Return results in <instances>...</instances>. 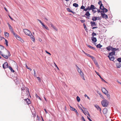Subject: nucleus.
Wrapping results in <instances>:
<instances>
[{
	"label": "nucleus",
	"instance_id": "f257e3e1",
	"mask_svg": "<svg viewBox=\"0 0 121 121\" xmlns=\"http://www.w3.org/2000/svg\"><path fill=\"white\" fill-rule=\"evenodd\" d=\"M4 52L5 53L4 54V56H2L5 58L7 59L8 58V56H10V52L6 49H5Z\"/></svg>",
	"mask_w": 121,
	"mask_h": 121
},
{
	"label": "nucleus",
	"instance_id": "f03ea898",
	"mask_svg": "<svg viewBox=\"0 0 121 121\" xmlns=\"http://www.w3.org/2000/svg\"><path fill=\"white\" fill-rule=\"evenodd\" d=\"M108 102L107 100L104 99L101 101V104L103 106L106 107L108 106Z\"/></svg>",
	"mask_w": 121,
	"mask_h": 121
},
{
	"label": "nucleus",
	"instance_id": "7ed1b4c3",
	"mask_svg": "<svg viewBox=\"0 0 121 121\" xmlns=\"http://www.w3.org/2000/svg\"><path fill=\"white\" fill-rule=\"evenodd\" d=\"M23 30L25 34L28 36H30V34L31 33L30 31L27 29H24Z\"/></svg>",
	"mask_w": 121,
	"mask_h": 121
},
{
	"label": "nucleus",
	"instance_id": "20e7f679",
	"mask_svg": "<svg viewBox=\"0 0 121 121\" xmlns=\"http://www.w3.org/2000/svg\"><path fill=\"white\" fill-rule=\"evenodd\" d=\"M91 59H92L95 65L97 66H98L99 65L98 64V63L97 61L96 60L95 58L94 57L91 56Z\"/></svg>",
	"mask_w": 121,
	"mask_h": 121
},
{
	"label": "nucleus",
	"instance_id": "39448f33",
	"mask_svg": "<svg viewBox=\"0 0 121 121\" xmlns=\"http://www.w3.org/2000/svg\"><path fill=\"white\" fill-rule=\"evenodd\" d=\"M95 107L96 108L97 110L99 111L100 112H101V108L97 104H95Z\"/></svg>",
	"mask_w": 121,
	"mask_h": 121
},
{
	"label": "nucleus",
	"instance_id": "423d86ee",
	"mask_svg": "<svg viewBox=\"0 0 121 121\" xmlns=\"http://www.w3.org/2000/svg\"><path fill=\"white\" fill-rule=\"evenodd\" d=\"M102 91L105 94L108 92V91L104 87L102 88Z\"/></svg>",
	"mask_w": 121,
	"mask_h": 121
},
{
	"label": "nucleus",
	"instance_id": "0eeeda50",
	"mask_svg": "<svg viewBox=\"0 0 121 121\" xmlns=\"http://www.w3.org/2000/svg\"><path fill=\"white\" fill-rule=\"evenodd\" d=\"M8 64L7 62H5L3 64V67L5 69L6 68H8Z\"/></svg>",
	"mask_w": 121,
	"mask_h": 121
},
{
	"label": "nucleus",
	"instance_id": "6e6552de",
	"mask_svg": "<svg viewBox=\"0 0 121 121\" xmlns=\"http://www.w3.org/2000/svg\"><path fill=\"white\" fill-rule=\"evenodd\" d=\"M29 36L30 37L31 39L33 41H35V39L34 36L31 33L30 34Z\"/></svg>",
	"mask_w": 121,
	"mask_h": 121
},
{
	"label": "nucleus",
	"instance_id": "1a4fd4ad",
	"mask_svg": "<svg viewBox=\"0 0 121 121\" xmlns=\"http://www.w3.org/2000/svg\"><path fill=\"white\" fill-rule=\"evenodd\" d=\"M85 15L87 16V17H86V18H87L89 19V17L90 16V15L89 13V11H87Z\"/></svg>",
	"mask_w": 121,
	"mask_h": 121
},
{
	"label": "nucleus",
	"instance_id": "9d476101",
	"mask_svg": "<svg viewBox=\"0 0 121 121\" xmlns=\"http://www.w3.org/2000/svg\"><path fill=\"white\" fill-rule=\"evenodd\" d=\"M91 39L92 41L94 43L96 42L97 41L96 38L93 37H91Z\"/></svg>",
	"mask_w": 121,
	"mask_h": 121
},
{
	"label": "nucleus",
	"instance_id": "9b49d317",
	"mask_svg": "<svg viewBox=\"0 0 121 121\" xmlns=\"http://www.w3.org/2000/svg\"><path fill=\"white\" fill-rule=\"evenodd\" d=\"M81 77L83 80H85V79L84 77V74L82 72L80 73Z\"/></svg>",
	"mask_w": 121,
	"mask_h": 121
},
{
	"label": "nucleus",
	"instance_id": "f8f14e48",
	"mask_svg": "<svg viewBox=\"0 0 121 121\" xmlns=\"http://www.w3.org/2000/svg\"><path fill=\"white\" fill-rule=\"evenodd\" d=\"M115 51H112V52H110L109 53V56H111L115 55Z\"/></svg>",
	"mask_w": 121,
	"mask_h": 121
},
{
	"label": "nucleus",
	"instance_id": "ddd939ff",
	"mask_svg": "<svg viewBox=\"0 0 121 121\" xmlns=\"http://www.w3.org/2000/svg\"><path fill=\"white\" fill-rule=\"evenodd\" d=\"M116 65L117 67V68H120L121 67V64L120 63H116Z\"/></svg>",
	"mask_w": 121,
	"mask_h": 121
},
{
	"label": "nucleus",
	"instance_id": "4468645a",
	"mask_svg": "<svg viewBox=\"0 0 121 121\" xmlns=\"http://www.w3.org/2000/svg\"><path fill=\"white\" fill-rule=\"evenodd\" d=\"M112 47L110 46L106 48V49L108 51H110L111 50H112Z\"/></svg>",
	"mask_w": 121,
	"mask_h": 121
},
{
	"label": "nucleus",
	"instance_id": "2eb2a0df",
	"mask_svg": "<svg viewBox=\"0 0 121 121\" xmlns=\"http://www.w3.org/2000/svg\"><path fill=\"white\" fill-rule=\"evenodd\" d=\"M76 66L77 67L76 69H77L78 72L79 73H80L82 72L81 71V70L79 68V67L77 65H76Z\"/></svg>",
	"mask_w": 121,
	"mask_h": 121
},
{
	"label": "nucleus",
	"instance_id": "dca6fc26",
	"mask_svg": "<svg viewBox=\"0 0 121 121\" xmlns=\"http://www.w3.org/2000/svg\"><path fill=\"white\" fill-rule=\"evenodd\" d=\"M97 24L95 23V22H91V26L92 27L97 26Z\"/></svg>",
	"mask_w": 121,
	"mask_h": 121
},
{
	"label": "nucleus",
	"instance_id": "f3484780",
	"mask_svg": "<svg viewBox=\"0 0 121 121\" xmlns=\"http://www.w3.org/2000/svg\"><path fill=\"white\" fill-rule=\"evenodd\" d=\"M102 10L103 11L104 13V12L105 13H106L108 11V9L106 8H105L104 6H103V8Z\"/></svg>",
	"mask_w": 121,
	"mask_h": 121
},
{
	"label": "nucleus",
	"instance_id": "a211bd4d",
	"mask_svg": "<svg viewBox=\"0 0 121 121\" xmlns=\"http://www.w3.org/2000/svg\"><path fill=\"white\" fill-rule=\"evenodd\" d=\"M103 15L102 16L103 18L105 19H107L108 18V16L107 15L105 14L104 13Z\"/></svg>",
	"mask_w": 121,
	"mask_h": 121
},
{
	"label": "nucleus",
	"instance_id": "6ab92c4d",
	"mask_svg": "<svg viewBox=\"0 0 121 121\" xmlns=\"http://www.w3.org/2000/svg\"><path fill=\"white\" fill-rule=\"evenodd\" d=\"M107 109L106 108L104 109L103 111V112L104 114H105L107 112Z\"/></svg>",
	"mask_w": 121,
	"mask_h": 121
},
{
	"label": "nucleus",
	"instance_id": "aec40b11",
	"mask_svg": "<svg viewBox=\"0 0 121 121\" xmlns=\"http://www.w3.org/2000/svg\"><path fill=\"white\" fill-rule=\"evenodd\" d=\"M42 25L43 26V28H45L48 30H49V29L48 27L47 26H45V25L43 24Z\"/></svg>",
	"mask_w": 121,
	"mask_h": 121
},
{
	"label": "nucleus",
	"instance_id": "412c9836",
	"mask_svg": "<svg viewBox=\"0 0 121 121\" xmlns=\"http://www.w3.org/2000/svg\"><path fill=\"white\" fill-rule=\"evenodd\" d=\"M112 51H115H115H116L117 50L119 51V49L118 48H113L112 47Z\"/></svg>",
	"mask_w": 121,
	"mask_h": 121
},
{
	"label": "nucleus",
	"instance_id": "4be33fe9",
	"mask_svg": "<svg viewBox=\"0 0 121 121\" xmlns=\"http://www.w3.org/2000/svg\"><path fill=\"white\" fill-rule=\"evenodd\" d=\"M70 106V108H72V109H71V110L74 111L75 112L78 113V112H77V110L75 108H73L72 107Z\"/></svg>",
	"mask_w": 121,
	"mask_h": 121
},
{
	"label": "nucleus",
	"instance_id": "5701e85b",
	"mask_svg": "<svg viewBox=\"0 0 121 121\" xmlns=\"http://www.w3.org/2000/svg\"><path fill=\"white\" fill-rule=\"evenodd\" d=\"M96 46L97 48H100L102 46L99 43L97 44Z\"/></svg>",
	"mask_w": 121,
	"mask_h": 121
},
{
	"label": "nucleus",
	"instance_id": "b1692460",
	"mask_svg": "<svg viewBox=\"0 0 121 121\" xmlns=\"http://www.w3.org/2000/svg\"><path fill=\"white\" fill-rule=\"evenodd\" d=\"M25 100L27 102V103L28 104H30V101L29 99H25Z\"/></svg>",
	"mask_w": 121,
	"mask_h": 121
},
{
	"label": "nucleus",
	"instance_id": "393cba45",
	"mask_svg": "<svg viewBox=\"0 0 121 121\" xmlns=\"http://www.w3.org/2000/svg\"><path fill=\"white\" fill-rule=\"evenodd\" d=\"M16 36H17L16 37L18 40H22L21 38L18 35Z\"/></svg>",
	"mask_w": 121,
	"mask_h": 121
},
{
	"label": "nucleus",
	"instance_id": "a878e982",
	"mask_svg": "<svg viewBox=\"0 0 121 121\" xmlns=\"http://www.w3.org/2000/svg\"><path fill=\"white\" fill-rule=\"evenodd\" d=\"M97 17H92V20L94 21H96L97 20Z\"/></svg>",
	"mask_w": 121,
	"mask_h": 121
},
{
	"label": "nucleus",
	"instance_id": "bb28decb",
	"mask_svg": "<svg viewBox=\"0 0 121 121\" xmlns=\"http://www.w3.org/2000/svg\"><path fill=\"white\" fill-rule=\"evenodd\" d=\"M73 6H74L76 7H78V4L76 3H73Z\"/></svg>",
	"mask_w": 121,
	"mask_h": 121
},
{
	"label": "nucleus",
	"instance_id": "cd10ccee",
	"mask_svg": "<svg viewBox=\"0 0 121 121\" xmlns=\"http://www.w3.org/2000/svg\"><path fill=\"white\" fill-rule=\"evenodd\" d=\"M92 12L94 13H95L97 11H98V9L97 8H96L95 9H94L92 10Z\"/></svg>",
	"mask_w": 121,
	"mask_h": 121
},
{
	"label": "nucleus",
	"instance_id": "c85d7f7f",
	"mask_svg": "<svg viewBox=\"0 0 121 121\" xmlns=\"http://www.w3.org/2000/svg\"><path fill=\"white\" fill-rule=\"evenodd\" d=\"M107 96L108 99H110V95L109 94L107 93V94H105Z\"/></svg>",
	"mask_w": 121,
	"mask_h": 121
},
{
	"label": "nucleus",
	"instance_id": "c756f323",
	"mask_svg": "<svg viewBox=\"0 0 121 121\" xmlns=\"http://www.w3.org/2000/svg\"><path fill=\"white\" fill-rule=\"evenodd\" d=\"M114 57L113 56H112L110 57L109 59L110 60L113 61L114 60Z\"/></svg>",
	"mask_w": 121,
	"mask_h": 121
},
{
	"label": "nucleus",
	"instance_id": "7c9ffc66",
	"mask_svg": "<svg viewBox=\"0 0 121 121\" xmlns=\"http://www.w3.org/2000/svg\"><path fill=\"white\" fill-rule=\"evenodd\" d=\"M96 8L95 6L93 5H91V10H92L94 9H95Z\"/></svg>",
	"mask_w": 121,
	"mask_h": 121
},
{
	"label": "nucleus",
	"instance_id": "2f4dec72",
	"mask_svg": "<svg viewBox=\"0 0 121 121\" xmlns=\"http://www.w3.org/2000/svg\"><path fill=\"white\" fill-rule=\"evenodd\" d=\"M98 94H99L100 97L102 98L103 99H104V98L103 97V96L100 93H98Z\"/></svg>",
	"mask_w": 121,
	"mask_h": 121
},
{
	"label": "nucleus",
	"instance_id": "473e14b6",
	"mask_svg": "<svg viewBox=\"0 0 121 121\" xmlns=\"http://www.w3.org/2000/svg\"><path fill=\"white\" fill-rule=\"evenodd\" d=\"M100 9L101 10L103 8V6H103V4L102 3H101V4H100Z\"/></svg>",
	"mask_w": 121,
	"mask_h": 121
},
{
	"label": "nucleus",
	"instance_id": "72a5a7b5",
	"mask_svg": "<svg viewBox=\"0 0 121 121\" xmlns=\"http://www.w3.org/2000/svg\"><path fill=\"white\" fill-rule=\"evenodd\" d=\"M9 68L12 72H14V70L10 66H9Z\"/></svg>",
	"mask_w": 121,
	"mask_h": 121
},
{
	"label": "nucleus",
	"instance_id": "f704fd0d",
	"mask_svg": "<svg viewBox=\"0 0 121 121\" xmlns=\"http://www.w3.org/2000/svg\"><path fill=\"white\" fill-rule=\"evenodd\" d=\"M52 27L56 31H57L58 30L55 27L54 25H52Z\"/></svg>",
	"mask_w": 121,
	"mask_h": 121
},
{
	"label": "nucleus",
	"instance_id": "c9c22d12",
	"mask_svg": "<svg viewBox=\"0 0 121 121\" xmlns=\"http://www.w3.org/2000/svg\"><path fill=\"white\" fill-rule=\"evenodd\" d=\"M79 108L83 112L84 114L85 115H86V114L84 112L83 110L82 109V108L80 106H79Z\"/></svg>",
	"mask_w": 121,
	"mask_h": 121
},
{
	"label": "nucleus",
	"instance_id": "e433bc0d",
	"mask_svg": "<svg viewBox=\"0 0 121 121\" xmlns=\"http://www.w3.org/2000/svg\"><path fill=\"white\" fill-rule=\"evenodd\" d=\"M100 78L102 80V81H103V82H105L106 83H107V82L100 75L99 76Z\"/></svg>",
	"mask_w": 121,
	"mask_h": 121
},
{
	"label": "nucleus",
	"instance_id": "4c0bfd02",
	"mask_svg": "<svg viewBox=\"0 0 121 121\" xmlns=\"http://www.w3.org/2000/svg\"><path fill=\"white\" fill-rule=\"evenodd\" d=\"M92 31H93V32L92 33V35L93 36L92 37H93L94 36H96V33H95L94 32V31L93 30H92Z\"/></svg>",
	"mask_w": 121,
	"mask_h": 121
},
{
	"label": "nucleus",
	"instance_id": "58836bf2",
	"mask_svg": "<svg viewBox=\"0 0 121 121\" xmlns=\"http://www.w3.org/2000/svg\"><path fill=\"white\" fill-rule=\"evenodd\" d=\"M117 60L118 61L119 63L121 62V57L118 58L117 59Z\"/></svg>",
	"mask_w": 121,
	"mask_h": 121
},
{
	"label": "nucleus",
	"instance_id": "ea45409f",
	"mask_svg": "<svg viewBox=\"0 0 121 121\" xmlns=\"http://www.w3.org/2000/svg\"><path fill=\"white\" fill-rule=\"evenodd\" d=\"M67 11L68 12H71L72 13H73L74 12L73 11L71 10L69 8H67Z\"/></svg>",
	"mask_w": 121,
	"mask_h": 121
},
{
	"label": "nucleus",
	"instance_id": "a19ab883",
	"mask_svg": "<svg viewBox=\"0 0 121 121\" xmlns=\"http://www.w3.org/2000/svg\"><path fill=\"white\" fill-rule=\"evenodd\" d=\"M4 35L5 36H6L7 37H8L9 36V33L7 32H5V33Z\"/></svg>",
	"mask_w": 121,
	"mask_h": 121
},
{
	"label": "nucleus",
	"instance_id": "79ce46f5",
	"mask_svg": "<svg viewBox=\"0 0 121 121\" xmlns=\"http://www.w3.org/2000/svg\"><path fill=\"white\" fill-rule=\"evenodd\" d=\"M77 100L78 102H79L80 101V99L78 96L77 97Z\"/></svg>",
	"mask_w": 121,
	"mask_h": 121
},
{
	"label": "nucleus",
	"instance_id": "37998d69",
	"mask_svg": "<svg viewBox=\"0 0 121 121\" xmlns=\"http://www.w3.org/2000/svg\"><path fill=\"white\" fill-rule=\"evenodd\" d=\"M7 24L9 26V29H12L11 26L10 25L9 23H8Z\"/></svg>",
	"mask_w": 121,
	"mask_h": 121
},
{
	"label": "nucleus",
	"instance_id": "c03bdc74",
	"mask_svg": "<svg viewBox=\"0 0 121 121\" xmlns=\"http://www.w3.org/2000/svg\"><path fill=\"white\" fill-rule=\"evenodd\" d=\"M100 13L101 14V16H103V15L104 13V11H103V10L102 11H101L100 12Z\"/></svg>",
	"mask_w": 121,
	"mask_h": 121
},
{
	"label": "nucleus",
	"instance_id": "a18cd8bd",
	"mask_svg": "<svg viewBox=\"0 0 121 121\" xmlns=\"http://www.w3.org/2000/svg\"><path fill=\"white\" fill-rule=\"evenodd\" d=\"M85 112L86 114L85 115H86V114H87V115H88L89 117H90V115L89 114V112L88 111H86V112Z\"/></svg>",
	"mask_w": 121,
	"mask_h": 121
},
{
	"label": "nucleus",
	"instance_id": "49530a36",
	"mask_svg": "<svg viewBox=\"0 0 121 121\" xmlns=\"http://www.w3.org/2000/svg\"><path fill=\"white\" fill-rule=\"evenodd\" d=\"M83 51V52H84V53L86 55H87V56H89L90 57H91V56H90V55L88 54V53H85V52H83V51Z\"/></svg>",
	"mask_w": 121,
	"mask_h": 121
},
{
	"label": "nucleus",
	"instance_id": "de8ad7c7",
	"mask_svg": "<svg viewBox=\"0 0 121 121\" xmlns=\"http://www.w3.org/2000/svg\"><path fill=\"white\" fill-rule=\"evenodd\" d=\"M26 68L30 70H32L30 68H29L26 65Z\"/></svg>",
	"mask_w": 121,
	"mask_h": 121
},
{
	"label": "nucleus",
	"instance_id": "09e8293b",
	"mask_svg": "<svg viewBox=\"0 0 121 121\" xmlns=\"http://www.w3.org/2000/svg\"><path fill=\"white\" fill-rule=\"evenodd\" d=\"M5 44H6V45L7 46H8V41L6 39H5Z\"/></svg>",
	"mask_w": 121,
	"mask_h": 121
},
{
	"label": "nucleus",
	"instance_id": "8fccbe9b",
	"mask_svg": "<svg viewBox=\"0 0 121 121\" xmlns=\"http://www.w3.org/2000/svg\"><path fill=\"white\" fill-rule=\"evenodd\" d=\"M36 97L40 99V100H41V99L40 98L39 96H38V95H37L36 94Z\"/></svg>",
	"mask_w": 121,
	"mask_h": 121
},
{
	"label": "nucleus",
	"instance_id": "3c124183",
	"mask_svg": "<svg viewBox=\"0 0 121 121\" xmlns=\"http://www.w3.org/2000/svg\"><path fill=\"white\" fill-rule=\"evenodd\" d=\"M83 26H84V28L85 29V30H86L87 29V28L86 27V25L84 24H83Z\"/></svg>",
	"mask_w": 121,
	"mask_h": 121
},
{
	"label": "nucleus",
	"instance_id": "603ef678",
	"mask_svg": "<svg viewBox=\"0 0 121 121\" xmlns=\"http://www.w3.org/2000/svg\"><path fill=\"white\" fill-rule=\"evenodd\" d=\"M33 71H34V75L35 76H36V72H35V69H34L33 70Z\"/></svg>",
	"mask_w": 121,
	"mask_h": 121
},
{
	"label": "nucleus",
	"instance_id": "864d4df0",
	"mask_svg": "<svg viewBox=\"0 0 121 121\" xmlns=\"http://www.w3.org/2000/svg\"><path fill=\"white\" fill-rule=\"evenodd\" d=\"M85 8V7L84 6H82L81 7V9H83L84 10V9Z\"/></svg>",
	"mask_w": 121,
	"mask_h": 121
},
{
	"label": "nucleus",
	"instance_id": "5fc2aeb1",
	"mask_svg": "<svg viewBox=\"0 0 121 121\" xmlns=\"http://www.w3.org/2000/svg\"><path fill=\"white\" fill-rule=\"evenodd\" d=\"M37 20L42 25V24H43V23L41 22V21L39 19H38Z\"/></svg>",
	"mask_w": 121,
	"mask_h": 121
},
{
	"label": "nucleus",
	"instance_id": "6e6d98bb",
	"mask_svg": "<svg viewBox=\"0 0 121 121\" xmlns=\"http://www.w3.org/2000/svg\"><path fill=\"white\" fill-rule=\"evenodd\" d=\"M91 49H92L94 50H95V51L96 50V49L94 47H92L91 46Z\"/></svg>",
	"mask_w": 121,
	"mask_h": 121
},
{
	"label": "nucleus",
	"instance_id": "4d7b16f0",
	"mask_svg": "<svg viewBox=\"0 0 121 121\" xmlns=\"http://www.w3.org/2000/svg\"><path fill=\"white\" fill-rule=\"evenodd\" d=\"M82 120L83 121H86L84 117H82Z\"/></svg>",
	"mask_w": 121,
	"mask_h": 121
},
{
	"label": "nucleus",
	"instance_id": "13d9d810",
	"mask_svg": "<svg viewBox=\"0 0 121 121\" xmlns=\"http://www.w3.org/2000/svg\"><path fill=\"white\" fill-rule=\"evenodd\" d=\"M13 35H14V36H15V37H16L17 36H17V34H16L14 32H13Z\"/></svg>",
	"mask_w": 121,
	"mask_h": 121
},
{
	"label": "nucleus",
	"instance_id": "bf43d9fd",
	"mask_svg": "<svg viewBox=\"0 0 121 121\" xmlns=\"http://www.w3.org/2000/svg\"><path fill=\"white\" fill-rule=\"evenodd\" d=\"M89 117L88 116H87V118L89 119V120L90 121H91V119L90 118V117Z\"/></svg>",
	"mask_w": 121,
	"mask_h": 121
},
{
	"label": "nucleus",
	"instance_id": "052dcab7",
	"mask_svg": "<svg viewBox=\"0 0 121 121\" xmlns=\"http://www.w3.org/2000/svg\"><path fill=\"white\" fill-rule=\"evenodd\" d=\"M95 72H96V73L99 76L100 75L98 72H97L96 71H95Z\"/></svg>",
	"mask_w": 121,
	"mask_h": 121
},
{
	"label": "nucleus",
	"instance_id": "680f3d73",
	"mask_svg": "<svg viewBox=\"0 0 121 121\" xmlns=\"http://www.w3.org/2000/svg\"><path fill=\"white\" fill-rule=\"evenodd\" d=\"M37 79H38V80L39 82H40V78L39 77H37Z\"/></svg>",
	"mask_w": 121,
	"mask_h": 121
},
{
	"label": "nucleus",
	"instance_id": "e2e57ef3",
	"mask_svg": "<svg viewBox=\"0 0 121 121\" xmlns=\"http://www.w3.org/2000/svg\"><path fill=\"white\" fill-rule=\"evenodd\" d=\"M97 17V20H101V19L99 17Z\"/></svg>",
	"mask_w": 121,
	"mask_h": 121
},
{
	"label": "nucleus",
	"instance_id": "0e129e2a",
	"mask_svg": "<svg viewBox=\"0 0 121 121\" xmlns=\"http://www.w3.org/2000/svg\"><path fill=\"white\" fill-rule=\"evenodd\" d=\"M98 28V27L97 26L94 27H93L92 28V29H95L97 28Z\"/></svg>",
	"mask_w": 121,
	"mask_h": 121
},
{
	"label": "nucleus",
	"instance_id": "69168bd1",
	"mask_svg": "<svg viewBox=\"0 0 121 121\" xmlns=\"http://www.w3.org/2000/svg\"><path fill=\"white\" fill-rule=\"evenodd\" d=\"M101 3H102L101 1L99 0V2L98 3V4L100 5Z\"/></svg>",
	"mask_w": 121,
	"mask_h": 121
},
{
	"label": "nucleus",
	"instance_id": "338daca9",
	"mask_svg": "<svg viewBox=\"0 0 121 121\" xmlns=\"http://www.w3.org/2000/svg\"><path fill=\"white\" fill-rule=\"evenodd\" d=\"M0 54L2 56H4V54L2 53V52L1 51H0Z\"/></svg>",
	"mask_w": 121,
	"mask_h": 121
},
{
	"label": "nucleus",
	"instance_id": "774afa93",
	"mask_svg": "<svg viewBox=\"0 0 121 121\" xmlns=\"http://www.w3.org/2000/svg\"><path fill=\"white\" fill-rule=\"evenodd\" d=\"M81 21L82 23H83L85 22V20H81Z\"/></svg>",
	"mask_w": 121,
	"mask_h": 121
}]
</instances>
